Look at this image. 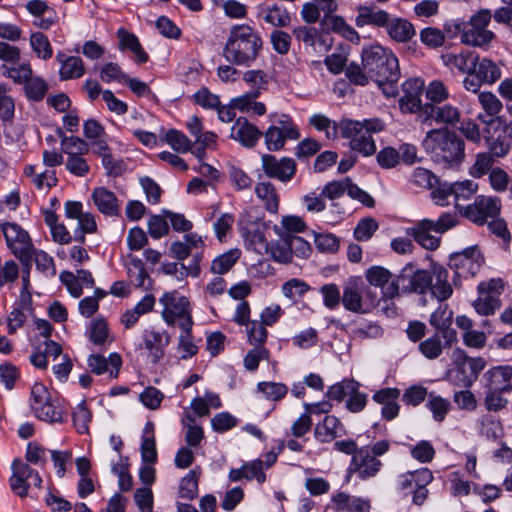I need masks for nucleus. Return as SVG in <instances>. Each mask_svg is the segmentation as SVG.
<instances>
[{
  "mask_svg": "<svg viewBox=\"0 0 512 512\" xmlns=\"http://www.w3.org/2000/svg\"><path fill=\"white\" fill-rule=\"evenodd\" d=\"M432 287L431 294L440 302L446 301L452 296L453 289L448 282V270L438 264L432 265Z\"/></svg>",
  "mask_w": 512,
  "mask_h": 512,
  "instance_id": "25",
  "label": "nucleus"
},
{
  "mask_svg": "<svg viewBox=\"0 0 512 512\" xmlns=\"http://www.w3.org/2000/svg\"><path fill=\"white\" fill-rule=\"evenodd\" d=\"M423 146L436 163L447 168L459 167L465 158L464 140L447 128L428 131Z\"/></svg>",
  "mask_w": 512,
  "mask_h": 512,
  "instance_id": "3",
  "label": "nucleus"
},
{
  "mask_svg": "<svg viewBox=\"0 0 512 512\" xmlns=\"http://www.w3.org/2000/svg\"><path fill=\"white\" fill-rule=\"evenodd\" d=\"M412 182L420 188L430 190L438 184V177L429 169L417 167L412 173Z\"/></svg>",
  "mask_w": 512,
  "mask_h": 512,
  "instance_id": "55",
  "label": "nucleus"
},
{
  "mask_svg": "<svg viewBox=\"0 0 512 512\" xmlns=\"http://www.w3.org/2000/svg\"><path fill=\"white\" fill-rule=\"evenodd\" d=\"M292 35L296 41L304 43L307 47H313L320 37L318 29L306 25L293 28Z\"/></svg>",
  "mask_w": 512,
  "mask_h": 512,
  "instance_id": "60",
  "label": "nucleus"
},
{
  "mask_svg": "<svg viewBox=\"0 0 512 512\" xmlns=\"http://www.w3.org/2000/svg\"><path fill=\"white\" fill-rule=\"evenodd\" d=\"M361 63L371 80L375 81L387 96H396L400 79L399 62L396 55L380 44L364 46Z\"/></svg>",
  "mask_w": 512,
  "mask_h": 512,
  "instance_id": "1",
  "label": "nucleus"
},
{
  "mask_svg": "<svg viewBox=\"0 0 512 512\" xmlns=\"http://www.w3.org/2000/svg\"><path fill=\"white\" fill-rule=\"evenodd\" d=\"M390 14L384 10H375L370 6L357 7V16L355 24L357 27L371 25L378 28H384L388 23Z\"/></svg>",
  "mask_w": 512,
  "mask_h": 512,
  "instance_id": "28",
  "label": "nucleus"
},
{
  "mask_svg": "<svg viewBox=\"0 0 512 512\" xmlns=\"http://www.w3.org/2000/svg\"><path fill=\"white\" fill-rule=\"evenodd\" d=\"M485 141L490 153L495 157H504L510 151V141L503 133V119L492 118L487 122Z\"/></svg>",
  "mask_w": 512,
  "mask_h": 512,
  "instance_id": "16",
  "label": "nucleus"
},
{
  "mask_svg": "<svg viewBox=\"0 0 512 512\" xmlns=\"http://www.w3.org/2000/svg\"><path fill=\"white\" fill-rule=\"evenodd\" d=\"M262 136L263 133L257 128V126L250 123L244 117H239L236 119L232 125L230 134L232 139L238 141L242 146L246 148L255 147Z\"/></svg>",
  "mask_w": 512,
  "mask_h": 512,
  "instance_id": "22",
  "label": "nucleus"
},
{
  "mask_svg": "<svg viewBox=\"0 0 512 512\" xmlns=\"http://www.w3.org/2000/svg\"><path fill=\"white\" fill-rule=\"evenodd\" d=\"M194 321H187L186 323H178L181 329V334L178 338V350L181 352L180 359L186 360L195 356L198 353V346L194 343L192 328Z\"/></svg>",
  "mask_w": 512,
  "mask_h": 512,
  "instance_id": "31",
  "label": "nucleus"
},
{
  "mask_svg": "<svg viewBox=\"0 0 512 512\" xmlns=\"http://www.w3.org/2000/svg\"><path fill=\"white\" fill-rule=\"evenodd\" d=\"M27 98L33 101H41L48 90L47 83L40 77L30 78L24 85Z\"/></svg>",
  "mask_w": 512,
  "mask_h": 512,
  "instance_id": "56",
  "label": "nucleus"
},
{
  "mask_svg": "<svg viewBox=\"0 0 512 512\" xmlns=\"http://www.w3.org/2000/svg\"><path fill=\"white\" fill-rule=\"evenodd\" d=\"M426 406L432 412L434 420L442 422L449 411L450 402L440 396L430 394Z\"/></svg>",
  "mask_w": 512,
  "mask_h": 512,
  "instance_id": "59",
  "label": "nucleus"
},
{
  "mask_svg": "<svg viewBox=\"0 0 512 512\" xmlns=\"http://www.w3.org/2000/svg\"><path fill=\"white\" fill-rule=\"evenodd\" d=\"M444 348L439 333H434L432 336L420 342L418 346L421 354L429 360L440 357Z\"/></svg>",
  "mask_w": 512,
  "mask_h": 512,
  "instance_id": "43",
  "label": "nucleus"
},
{
  "mask_svg": "<svg viewBox=\"0 0 512 512\" xmlns=\"http://www.w3.org/2000/svg\"><path fill=\"white\" fill-rule=\"evenodd\" d=\"M127 275L130 279V282L136 288H147L145 285V281L148 280V284H151V278L147 271L145 270L144 264L141 259L136 256L128 255L127 257Z\"/></svg>",
  "mask_w": 512,
  "mask_h": 512,
  "instance_id": "34",
  "label": "nucleus"
},
{
  "mask_svg": "<svg viewBox=\"0 0 512 512\" xmlns=\"http://www.w3.org/2000/svg\"><path fill=\"white\" fill-rule=\"evenodd\" d=\"M11 470L12 475L9 478V485L15 495L25 498L31 485L41 488L43 482L41 476L28 463L21 459H15L12 462Z\"/></svg>",
  "mask_w": 512,
  "mask_h": 512,
  "instance_id": "10",
  "label": "nucleus"
},
{
  "mask_svg": "<svg viewBox=\"0 0 512 512\" xmlns=\"http://www.w3.org/2000/svg\"><path fill=\"white\" fill-rule=\"evenodd\" d=\"M420 41L429 49L442 47L445 43L442 30L436 27H425L419 33Z\"/></svg>",
  "mask_w": 512,
  "mask_h": 512,
  "instance_id": "52",
  "label": "nucleus"
},
{
  "mask_svg": "<svg viewBox=\"0 0 512 512\" xmlns=\"http://www.w3.org/2000/svg\"><path fill=\"white\" fill-rule=\"evenodd\" d=\"M1 230L12 253L21 261L31 260L34 246L28 232L20 225L10 222L1 224Z\"/></svg>",
  "mask_w": 512,
  "mask_h": 512,
  "instance_id": "11",
  "label": "nucleus"
},
{
  "mask_svg": "<svg viewBox=\"0 0 512 512\" xmlns=\"http://www.w3.org/2000/svg\"><path fill=\"white\" fill-rule=\"evenodd\" d=\"M310 124L318 131H324L327 139H335L339 132V123L331 121L322 114H314L310 118Z\"/></svg>",
  "mask_w": 512,
  "mask_h": 512,
  "instance_id": "50",
  "label": "nucleus"
},
{
  "mask_svg": "<svg viewBox=\"0 0 512 512\" xmlns=\"http://www.w3.org/2000/svg\"><path fill=\"white\" fill-rule=\"evenodd\" d=\"M384 28L388 36L398 43H406L416 35L414 25L407 19L401 17L392 18L389 16L388 23Z\"/></svg>",
  "mask_w": 512,
  "mask_h": 512,
  "instance_id": "26",
  "label": "nucleus"
},
{
  "mask_svg": "<svg viewBox=\"0 0 512 512\" xmlns=\"http://www.w3.org/2000/svg\"><path fill=\"white\" fill-rule=\"evenodd\" d=\"M258 17L273 27L283 28L291 23V15L286 8L273 4L259 8Z\"/></svg>",
  "mask_w": 512,
  "mask_h": 512,
  "instance_id": "29",
  "label": "nucleus"
},
{
  "mask_svg": "<svg viewBox=\"0 0 512 512\" xmlns=\"http://www.w3.org/2000/svg\"><path fill=\"white\" fill-rule=\"evenodd\" d=\"M345 434V428L341 421L334 415H327L323 421L316 424L314 436L321 443L332 442L337 437Z\"/></svg>",
  "mask_w": 512,
  "mask_h": 512,
  "instance_id": "24",
  "label": "nucleus"
},
{
  "mask_svg": "<svg viewBox=\"0 0 512 512\" xmlns=\"http://www.w3.org/2000/svg\"><path fill=\"white\" fill-rule=\"evenodd\" d=\"M455 207L459 210L462 216L469 221L482 226L488 223L489 219L497 218L501 210V201L498 197L479 195L475 198L474 202L461 206L455 203Z\"/></svg>",
  "mask_w": 512,
  "mask_h": 512,
  "instance_id": "6",
  "label": "nucleus"
},
{
  "mask_svg": "<svg viewBox=\"0 0 512 512\" xmlns=\"http://www.w3.org/2000/svg\"><path fill=\"white\" fill-rule=\"evenodd\" d=\"M193 101L205 109H215L220 105L219 96L213 94L208 88L202 87L192 95Z\"/></svg>",
  "mask_w": 512,
  "mask_h": 512,
  "instance_id": "62",
  "label": "nucleus"
},
{
  "mask_svg": "<svg viewBox=\"0 0 512 512\" xmlns=\"http://www.w3.org/2000/svg\"><path fill=\"white\" fill-rule=\"evenodd\" d=\"M269 119L273 123L272 126L278 128L290 140H296L300 137L297 125L288 114H271Z\"/></svg>",
  "mask_w": 512,
  "mask_h": 512,
  "instance_id": "39",
  "label": "nucleus"
},
{
  "mask_svg": "<svg viewBox=\"0 0 512 512\" xmlns=\"http://www.w3.org/2000/svg\"><path fill=\"white\" fill-rule=\"evenodd\" d=\"M485 366L484 358L469 357L463 349L457 348L454 351L453 368L448 371L447 377L454 386L469 389Z\"/></svg>",
  "mask_w": 512,
  "mask_h": 512,
  "instance_id": "5",
  "label": "nucleus"
},
{
  "mask_svg": "<svg viewBox=\"0 0 512 512\" xmlns=\"http://www.w3.org/2000/svg\"><path fill=\"white\" fill-rule=\"evenodd\" d=\"M486 389L510 392L512 391V366L500 365L490 368L482 378Z\"/></svg>",
  "mask_w": 512,
  "mask_h": 512,
  "instance_id": "21",
  "label": "nucleus"
},
{
  "mask_svg": "<svg viewBox=\"0 0 512 512\" xmlns=\"http://www.w3.org/2000/svg\"><path fill=\"white\" fill-rule=\"evenodd\" d=\"M309 290V284L298 278H292L282 285L283 295L292 302H296L299 298L303 297Z\"/></svg>",
  "mask_w": 512,
  "mask_h": 512,
  "instance_id": "49",
  "label": "nucleus"
},
{
  "mask_svg": "<svg viewBox=\"0 0 512 512\" xmlns=\"http://www.w3.org/2000/svg\"><path fill=\"white\" fill-rule=\"evenodd\" d=\"M92 199L97 209L107 216H118L119 204L114 192L105 187H97L92 192Z\"/></svg>",
  "mask_w": 512,
  "mask_h": 512,
  "instance_id": "27",
  "label": "nucleus"
},
{
  "mask_svg": "<svg viewBox=\"0 0 512 512\" xmlns=\"http://www.w3.org/2000/svg\"><path fill=\"white\" fill-rule=\"evenodd\" d=\"M457 223L455 214L445 212L437 220L425 218L417 221L412 227L406 229V234L424 249L434 251L440 246L441 238L431 233L443 234L455 227Z\"/></svg>",
  "mask_w": 512,
  "mask_h": 512,
  "instance_id": "4",
  "label": "nucleus"
},
{
  "mask_svg": "<svg viewBox=\"0 0 512 512\" xmlns=\"http://www.w3.org/2000/svg\"><path fill=\"white\" fill-rule=\"evenodd\" d=\"M109 365L111 366L109 371L110 377L117 378L122 366V358L118 353H111L108 359L101 354H91L88 358V367L94 374H104L108 371Z\"/></svg>",
  "mask_w": 512,
  "mask_h": 512,
  "instance_id": "23",
  "label": "nucleus"
},
{
  "mask_svg": "<svg viewBox=\"0 0 512 512\" xmlns=\"http://www.w3.org/2000/svg\"><path fill=\"white\" fill-rule=\"evenodd\" d=\"M164 141L178 153H186L192 148L191 140L180 130L169 129L164 135Z\"/></svg>",
  "mask_w": 512,
  "mask_h": 512,
  "instance_id": "44",
  "label": "nucleus"
},
{
  "mask_svg": "<svg viewBox=\"0 0 512 512\" xmlns=\"http://www.w3.org/2000/svg\"><path fill=\"white\" fill-rule=\"evenodd\" d=\"M404 95L401 97L399 103L403 111L417 113L421 120L422 111L425 104H422L421 94L424 90V82L419 79H409L402 84Z\"/></svg>",
  "mask_w": 512,
  "mask_h": 512,
  "instance_id": "18",
  "label": "nucleus"
},
{
  "mask_svg": "<svg viewBox=\"0 0 512 512\" xmlns=\"http://www.w3.org/2000/svg\"><path fill=\"white\" fill-rule=\"evenodd\" d=\"M159 302L163 305L161 315L167 325L173 326L177 320L178 323L193 321L190 302L188 298L181 296L178 291L164 293Z\"/></svg>",
  "mask_w": 512,
  "mask_h": 512,
  "instance_id": "8",
  "label": "nucleus"
},
{
  "mask_svg": "<svg viewBox=\"0 0 512 512\" xmlns=\"http://www.w3.org/2000/svg\"><path fill=\"white\" fill-rule=\"evenodd\" d=\"M483 263L484 257L477 246L452 253L448 265L454 270V285H457L456 279L475 276L480 271Z\"/></svg>",
  "mask_w": 512,
  "mask_h": 512,
  "instance_id": "7",
  "label": "nucleus"
},
{
  "mask_svg": "<svg viewBox=\"0 0 512 512\" xmlns=\"http://www.w3.org/2000/svg\"><path fill=\"white\" fill-rule=\"evenodd\" d=\"M379 166L383 169H392L400 162V152L393 147L381 149L376 156Z\"/></svg>",
  "mask_w": 512,
  "mask_h": 512,
  "instance_id": "63",
  "label": "nucleus"
},
{
  "mask_svg": "<svg viewBox=\"0 0 512 512\" xmlns=\"http://www.w3.org/2000/svg\"><path fill=\"white\" fill-rule=\"evenodd\" d=\"M365 277L370 285L381 288L382 299L392 300L400 294L399 274L392 273L382 266H372L367 269Z\"/></svg>",
  "mask_w": 512,
  "mask_h": 512,
  "instance_id": "14",
  "label": "nucleus"
},
{
  "mask_svg": "<svg viewBox=\"0 0 512 512\" xmlns=\"http://www.w3.org/2000/svg\"><path fill=\"white\" fill-rule=\"evenodd\" d=\"M73 424L79 434L89 433V423L92 420V413L88 409L86 400H82L72 413Z\"/></svg>",
  "mask_w": 512,
  "mask_h": 512,
  "instance_id": "45",
  "label": "nucleus"
},
{
  "mask_svg": "<svg viewBox=\"0 0 512 512\" xmlns=\"http://www.w3.org/2000/svg\"><path fill=\"white\" fill-rule=\"evenodd\" d=\"M62 151L69 156L83 155L88 152V144L77 136L64 137L61 140Z\"/></svg>",
  "mask_w": 512,
  "mask_h": 512,
  "instance_id": "58",
  "label": "nucleus"
},
{
  "mask_svg": "<svg viewBox=\"0 0 512 512\" xmlns=\"http://www.w3.org/2000/svg\"><path fill=\"white\" fill-rule=\"evenodd\" d=\"M257 390L263 393L267 400L274 402L282 400L288 393V387L280 382H259Z\"/></svg>",
  "mask_w": 512,
  "mask_h": 512,
  "instance_id": "47",
  "label": "nucleus"
},
{
  "mask_svg": "<svg viewBox=\"0 0 512 512\" xmlns=\"http://www.w3.org/2000/svg\"><path fill=\"white\" fill-rule=\"evenodd\" d=\"M2 73L4 76L11 78L15 83H24V85L32 77V69L29 63H22L18 67L2 65Z\"/></svg>",
  "mask_w": 512,
  "mask_h": 512,
  "instance_id": "53",
  "label": "nucleus"
},
{
  "mask_svg": "<svg viewBox=\"0 0 512 512\" xmlns=\"http://www.w3.org/2000/svg\"><path fill=\"white\" fill-rule=\"evenodd\" d=\"M332 502L336 505L337 512H369L370 510L368 501L351 497L344 492H339L334 495Z\"/></svg>",
  "mask_w": 512,
  "mask_h": 512,
  "instance_id": "33",
  "label": "nucleus"
},
{
  "mask_svg": "<svg viewBox=\"0 0 512 512\" xmlns=\"http://www.w3.org/2000/svg\"><path fill=\"white\" fill-rule=\"evenodd\" d=\"M30 45L33 52L41 59L48 60L53 55L50 41L42 32H34L30 35Z\"/></svg>",
  "mask_w": 512,
  "mask_h": 512,
  "instance_id": "46",
  "label": "nucleus"
},
{
  "mask_svg": "<svg viewBox=\"0 0 512 512\" xmlns=\"http://www.w3.org/2000/svg\"><path fill=\"white\" fill-rule=\"evenodd\" d=\"M461 112L458 107L446 104L426 103L421 114V122L431 124L432 121L455 126L460 121Z\"/></svg>",
  "mask_w": 512,
  "mask_h": 512,
  "instance_id": "17",
  "label": "nucleus"
},
{
  "mask_svg": "<svg viewBox=\"0 0 512 512\" xmlns=\"http://www.w3.org/2000/svg\"><path fill=\"white\" fill-rule=\"evenodd\" d=\"M263 39L258 30L248 24H235L223 47L225 60L240 67H251L263 49Z\"/></svg>",
  "mask_w": 512,
  "mask_h": 512,
  "instance_id": "2",
  "label": "nucleus"
},
{
  "mask_svg": "<svg viewBox=\"0 0 512 512\" xmlns=\"http://www.w3.org/2000/svg\"><path fill=\"white\" fill-rule=\"evenodd\" d=\"M399 278L402 293L425 294L427 291L431 292V271L423 269L414 270V265L408 263L399 272Z\"/></svg>",
  "mask_w": 512,
  "mask_h": 512,
  "instance_id": "12",
  "label": "nucleus"
},
{
  "mask_svg": "<svg viewBox=\"0 0 512 512\" xmlns=\"http://www.w3.org/2000/svg\"><path fill=\"white\" fill-rule=\"evenodd\" d=\"M255 193L264 202L265 208L270 213H277L279 208V196L274 185L270 182H260L255 187Z\"/></svg>",
  "mask_w": 512,
  "mask_h": 512,
  "instance_id": "37",
  "label": "nucleus"
},
{
  "mask_svg": "<svg viewBox=\"0 0 512 512\" xmlns=\"http://www.w3.org/2000/svg\"><path fill=\"white\" fill-rule=\"evenodd\" d=\"M379 225L372 217L361 219L353 231V236L357 241H367L377 231Z\"/></svg>",
  "mask_w": 512,
  "mask_h": 512,
  "instance_id": "54",
  "label": "nucleus"
},
{
  "mask_svg": "<svg viewBox=\"0 0 512 512\" xmlns=\"http://www.w3.org/2000/svg\"><path fill=\"white\" fill-rule=\"evenodd\" d=\"M238 419L229 412H220L211 419L212 429L217 433H224L234 428Z\"/></svg>",
  "mask_w": 512,
  "mask_h": 512,
  "instance_id": "64",
  "label": "nucleus"
},
{
  "mask_svg": "<svg viewBox=\"0 0 512 512\" xmlns=\"http://www.w3.org/2000/svg\"><path fill=\"white\" fill-rule=\"evenodd\" d=\"M356 386H360V384L354 379H344L330 386L326 396L331 400L341 402L345 397L349 396L351 392L355 391Z\"/></svg>",
  "mask_w": 512,
  "mask_h": 512,
  "instance_id": "48",
  "label": "nucleus"
},
{
  "mask_svg": "<svg viewBox=\"0 0 512 512\" xmlns=\"http://www.w3.org/2000/svg\"><path fill=\"white\" fill-rule=\"evenodd\" d=\"M262 169L268 178L276 179L287 183L291 181L297 171V164L294 159L282 157L277 159L272 154H264L261 157Z\"/></svg>",
  "mask_w": 512,
  "mask_h": 512,
  "instance_id": "15",
  "label": "nucleus"
},
{
  "mask_svg": "<svg viewBox=\"0 0 512 512\" xmlns=\"http://www.w3.org/2000/svg\"><path fill=\"white\" fill-rule=\"evenodd\" d=\"M240 254L241 252L238 249H231L219 255L211 263V272L218 275L227 273L236 264Z\"/></svg>",
  "mask_w": 512,
  "mask_h": 512,
  "instance_id": "38",
  "label": "nucleus"
},
{
  "mask_svg": "<svg viewBox=\"0 0 512 512\" xmlns=\"http://www.w3.org/2000/svg\"><path fill=\"white\" fill-rule=\"evenodd\" d=\"M89 339L96 345L105 343L108 336V324L103 318L94 319L88 331Z\"/></svg>",
  "mask_w": 512,
  "mask_h": 512,
  "instance_id": "61",
  "label": "nucleus"
},
{
  "mask_svg": "<svg viewBox=\"0 0 512 512\" xmlns=\"http://www.w3.org/2000/svg\"><path fill=\"white\" fill-rule=\"evenodd\" d=\"M143 344L140 346L148 351V356L153 364L165 355V349L170 344L171 336L166 330L146 329L143 332Z\"/></svg>",
  "mask_w": 512,
  "mask_h": 512,
  "instance_id": "19",
  "label": "nucleus"
},
{
  "mask_svg": "<svg viewBox=\"0 0 512 512\" xmlns=\"http://www.w3.org/2000/svg\"><path fill=\"white\" fill-rule=\"evenodd\" d=\"M200 472L190 470L179 484V497L186 500H193L198 496V482Z\"/></svg>",
  "mask_w": 512,
  "mask_h": 512,
  "instance_id": "40",
  "label": "nucleus"
},
{
  "mask_svg": "<svg viewBox=\"0 0 512 512\" xmlns=\"http://www.w3.org/2000/svg\"><path fill=\"white\" fill-rule=\"evenodd\" d=\"M84 63L80 57L70 56L59 70L60 80L77 79L84 75Z\"/></svg>",
  "mask_w": 512,
  "mask_h": 512,
  "instance_id": "41",
  "label": "nucleus"
},
{
  "mask_svg": "<svg viewBox=\"0 0 512 512\" xmlns=\"http://www.w3.org/2000/svg\"><path fill=\"white\" fill-rule=\"evenodd\" d=\"M442 60L445 65L454 67L461 73H471L472 69H475L477 53L472 51H462L458 54L447 53L442 55Z\"/></svg>",
  "mask_w": 512,
  "mask_h": 512,
  "instance_id": "30",
  "label": "nucleus"
},
{
  "mask_svg": "<svg viewBox=\"0 0 512 512\" xmlns=\"http://www.w3.org/2000/svg\"><path fill=\"white\" fill-rule=\"evenodd\" d=\"M382 466V462L370 453L369 446H363L352 457L347 469V478L356 475L360 480H368L375 477Z\"/></svg>",
  "mask_w": 512,
  "mask_h": 512,
  "instance_id": "13",
  "label": "nucleus"
},
{
  "mask_svg": "<svg viewBox=\"0 0 512 512\" xmlns=\"http://www.w3.org/2000/svg\"><path fill=\"white\" fill-rule=\"evenodd\" d=\"M341 136L348 139L352 150L361 153L363 156H371L376 152V144L371 135L365 132L360 121L342 119L339 122Z\"/></svg>",
  "mask_w": 512,
  "mask_h": 512,
  "instance_id": "9",
  "label": "nucleus"
},
{
  "mask_svg": "<svg viewBox=\"0 0 512 512\" xmlns=\"http://www.w3.org/2000/svg\"><path fill=\"white\" fill-rule=\"evenodd\" d=\"M362 294L372 297L369 287L365 286L361 280L350 279L343 288L341 301L346 310L351 312H362Z\"/></svg>",
  "mask_w": 512,
  "mask_h": 512,
  "instance_id": "20",
  "label": "nucleus"
},
{
  "mask_svg": "<svg viewBox=\"0 0 512 512\" xmlns=\"http://www.w3.org/2000/svg\"><path fill=\"white\" fill-rule=\"evenodd\" d=\"M471 72L486 84H493L501 77V70L497 64L488 58L480 59L478 54L475 69H472Z\"/></svg>",
  "mask_w": 512,
  "mask_h": 512,
  "instance_id": "36",
  "label": "nucleus"
},
{
  "mask_svg": "<svg viewBox=\"0 0 512 512\" xmlns=\"http://www.w3.org/2000/svg\"><path fill=\"white\" fill-rule=\"evenodd\" d=\"M494 36L495 34L491 30H482L466 22L462 43L474 47H484L492 41Z\"/></svg>",
  "mask_w": 512,
  "mask_h": 512,
  "instance_id": "35",
  "label": "nucleus"
},
{
  "mask_svg": "<svg viewBox=\"0 0 512 512\" xmlns=\"http://www.w3.org/2000/svg\"><path fill=\"white\" fill-rule=\"evenodd\" d=\"M154 430V423L152 421H147L143 429L142 442L140 446L141 458L144 463L154 464L157 461Z\"/></svg>",
  "mask_w": 512,
  "mask_h": 512,
  "instance_id": "32",
  "label": "nucleus"
},
{
  "mask_svg": "<svg viewBox=\"0 0 512 512\" xmlns=\"http://www.w3.org/2000/svg\"><path fill=\"white\" fill-rule=\"evenodd\" d=\"M501 306L500 299L494 298L493 296L480 295L473 302L475 311L484 316L492 315Z\"/></svg>",
  "mask_w": 512,
  "mask_h": 512,
  "instance_id": "57",
  "label": "nucleus"
},
{
  "mask_svg": "<svg viewBox=\"0 0 512 512\" xmlns=\"http://www.w3.org/2000/svg\"><path fill=\"white\" fill-rule=\"evenodd\" d=\"M353 336L357 339H376L383 335V328L375 322L365 321L352 329Z\"/></svg>",
  "mask_w": 512,
  "mask_h": 512,
  "instance_id": "51",
  "label": "nucleus"
},
{
  "mask_svg": "<svg viewBox=\"0 0 512 512\" xmlns=\"http://www.w3.org/2000/svg\"><path fill=\"white\" fill-rule=\"evenodd\" d=\"M272 258L280 263H290L293 257L289 233L284 234L271 246Z\"/></svg>",
  "mask_w": 512,
  "mask_h": 512,
  "instance_id": "42",
  "label": "nucleus"
}]
</instances>
